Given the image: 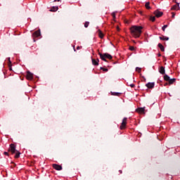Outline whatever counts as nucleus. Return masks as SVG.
<instances>
[{
	"instance_id": "12",
	"label": "nucleus",
	"mask_w": 180,
	"mask_h": 180,
	"mask_svg": "<svg viewBox=\"0 0 180 180\" xmlns=\"http://www.w3.org/2000/svg\"><path fill=\"white\" fill-rule=\"evenodd\" d=\"M91 61H92L93 65H99V60L98 58L96 60L92 58Z\"/></svg>"
},
{
	"instance_id": "21",
	"label": "nucleus",
	"mask_w": 180,
	"mask_h": 180,
	"mask_svg": "<svg viewBox=\"0 0 180 180\" xmlns=\"http://www.w3.org/2000/svg\"><path fill=\"white\" fill-rule=\"evenodd\" d=\"M98 36H99L100 39H103V36H104L103 33L100 30H98Z\"/></svg>"
},
{
	"instance_id": "19",
	"label": "nucleus",
	"mask_w": 180,
	"mask_h": 180,
	"mask_svg": "<svg viewBox=\"0 0 180 180\" xmlns=\"http://www.w3.org/2000/svg\"><path fill=\"white\" fill-rule=\"evenodd\" d=\"M159 39H160V40H167V41L169 40V37H165V36L160 37Z\"/></svg>"
},
{
	"instance_id": "7",
	"label": "nucleus",
	"mask_w": 180,
	"mask_h": 180,
	"mask_svg": "<svg viewBox=\"0 0 180 180\" xmlns=\"http://www.w3.org/2000/svg\"><path fill=\"white\" fill-rule=\"evenodd\" d=\"M52 167L54 168V169H56V171H61V169H63V167H61L60 165L53 164Z\"/></svg>"
},
{
	"instance_id": "20",
	"label": "nucleus",
	"mask_w": 180,
	"mask_h": 180,
	"mask_svg": "<svg viewBox=\"0 0 180 180\" xmlns=\"http://www.w3.org/2000/svg\"><path fill=\"white\" fill-rule=\"evenodd\" d=\"M176 81V79H175V78L170 79L169 80V85H172V84H174V82H175Z\"/></svg>"
},
{
	"instance_id": "38",
	"label": "nucleus",
	"mask_w": 180,
	"mask_h": 180,
	"mask_svg": "<svg viewBox=\"0 0 180 180\" xmlns=\"http://www.w3.org/2000/svg\"><path fill=\"white\" fill-rule=\"evenodd\" d=\"M54 2H60V0H54Z\"/></svg>"
},
{
	"instance_id": "18",
	"label": "nucleus",
	"mask_w": 180,
	"mask_h": 180,
	"mask_svg": "<svg viewBox=\"0 0 180 180\" xmlns=\"http://www.w3.org/2000/svg\"><path fill=\"white\" fill-rule=\"evenodd\" d=\"M122 94L118 93V92H112L111 91V95H112V96H120Z\"/></svg>"
},
{
	"instance_id": "25",
	"label": "nucleus",
	"mask_w": 180,
	"mask_h": 180,
	"mask_svg": "<svg viewBox=\"0 0 180 180\" xmlns=\"http://www.w3.org/2000/svg\"><path fill=\"white\" fill-rule=\"evenodd\" d=\"M100 70H102L103 71H104L105 72H108V68H100Z\"/></svg>"
},
{
	"instance_id": "30",
	"label": "nucleus",
	"mask_w": 180,
	"mask_h": 180,
	"mask_svg": "<svg viewBox=\"0 0 180 180\" xmlns=\"http://www.w3.org/2000/svg\"><path fill=\"white\" fill-rule=\"evenodd\" d=\"M112 16L113 19H116V13H112Z\"/></svg>"
},
{
	"instance_id": "39",
	"label": "nucleus",
	"mask_w": 180,
	"mask_h": 180,
	"mask_svg": "<svg viewBox=\"0 0 180 180\" xmlns=\"http://www.w3.org/2000/svg\"><path fill=\"white\" fill-rule=\"evenodd\" d=\"M158 57H161V53H159L158 54Z\"/></svg>"
},
{
	"instance_id": "8",
	"label": "nucleus",
	"mask_w": 180,
	"mask_h": 180,
	"mask_svg": "<svg viewBox=\"0 0 180 180\" xmlns=\"http://www.w3.org/2000/svg\"><path fill=\"white\" fill-rule=\"evenodd\" d=\"M154 85H155L154 82H148L146 84V86H147V88L149 89H153V88H154Z\"/></svg>"
},
{
	"instance_id": "5",
	"label": "nucleus",
	"mask_w": 180,
	"mask_h": 180,
	"mask_svg": "<svg viewBox=\"0 0 180 180\" xmlns=\"http://www.w3.org/2000/svg\"><path fill=\"white\" fill-rule=\"evenodd\" d=\"M154 15L156 18H161V16H162L164 15V13H162L158 10H156L154 11Z\"/></svg>"
},
{
	"instance_id": "13",
	"label": "nucleus",
	"mask_w": 180,
	"mask_h": 180,
	"mask_svg": "<svg viewBox=\"0 0 180 180\" xmlns=\"http://www.w3.org/2000/svg\"><path fill=\"white\" fill-rule=\"evenodd\" d=\"M144 108H138L136 110V112H137L138 113H141V114H144Z\"/></svg>"
},
{
	"instance_id": "1",
	"label": "nucleus",
	"mask_w": 180,
	"mask_h": 180,
	"mask_svg": "<svg viewBox=\"0 0 180 180\" xmlns=\"http://www.w3.org/2000/svg\"><path fill=\"white\" fill-rule=\"evenodd\" d=\"M143 27L141 26L134 25L130 27L131 34L135 39H138L141 36V33H143Z\"/></svg>"
},
{
	"instance_id": "9",
	"label": "nucleus",
	"mask_w": 180,
	"mask_h": 180,
	"mask_svg": "<svg viewBox=\"0 0 180 180\" xmlns=\"http://www.w3.org/2000/svg\"><path fill=\"white\" fill-rule=\"evenodd\" d=\"M98 51V55L100 56V58L101 59L103 60V61H105V63H108V60H106V58L103 56V54H102V53L99 52Z\"/></svg>"
},
{
	"instance_id": "40",
	"label": "nucleus",
	"mask_w": 180,
	"mask_h": 180,
	"mask_svg": "<svg viewBox=\"0 0 180 180\" xmlns=\"http://www.w3.org/2000/svg\"><path fill=\"white\" fill-rule=\"evenodd\" d=\"M139 13H141V15H143V11H140Z\"/></svg>"
},
{
	"instance_id": "27",
	"label": "nucleus",
	"mask_w": 180,
	"mask_h": 180,
	"mask_svg": "<svg viewBox=\"0 0 180 180\" xmlns=\"http://www.w3.org/2000/svg\"><path fill=\"white\" fill-rule=\"evenodd\" d=\"M136 71H137V72H139L140 74V72H141V68H139V67L136 68Z\"/></svg>"
},
{
	"instance_id": "36",
	"label": "nucleus",
	"mask_w": 180,
	"mask_h": 180,
	"mask_svg": "<svg viewBox=\"0 0 180 180\" xmlns=\"http://www.w3.org/2000/svg\"><path fill=\"white\" fill-rule=\"evenodd\" d=\"M82 46H77V50H79L80 49H82Z\"/></svg>"
},
{
	"instance_id": "41",
	"label": "nucleus",
	"mask_w": 180,
	"mask_h": 180,
	"mask_svg": "<svg viewBox=\"0 0 180 180\" xmlns=\"http://www.w3.org/2000/svg\"><path fill=\"white\" fill-rule=\"evenodd\" d=\"M167 85H168V83L165 84V86H167Z\"/></svg>"
},
{
	"instance_id": "45",
	"label": "nucleus",
	"mask_w": 180,
	"mask_h": 180,
	"mask_svg": "<svg viewBox=\"0 0 180 180\" xmlns=\"http://www.w3.org/2000/svg\"><path fill=\"white\" fill-rule=\"evenodd\" d=\"M74 51H76L75 49L74 48Z\"/></svg>"
},
{
	"instance_id": "23",
	"label": "nucleus",
	"mask_w": 180,
	"mask_h": 180,
	"mask_svg": "<svg viewBox=\"0 0 180 180\" xmlns=\"http://www.w3.org/2000/svg\"><path fill=\"white\" fill-rule=\"evenodd\" d=\"M145 6L146 9H151V7L150 6V2H146Z\"/></svg>"
},
{
	"instance_id": "6",
	"label": "nucleus",
	"mask_w": 180,
	"mask_h": 180,
	"mask_svg": "<svg viewBox=\"0 0 180 180\" xmlns=\"http://www.w3.org/2000/svg\"><path fill=\"white\" fill-rule=\"evenodd\" d=\"M26 78L29 81H32V79H33V74L32 72H30V71H27Z\"/></svg>"
},
{
	"instance_id": "43",
	"label": "nucleus",
	"mask_w": 180,
	"mask_h": 180,
	"mask_svg": "<svg viewBox=\"0 0 180 180\" xmlns=\"http://www.w3.org/2000/svg\"><path fill=\"white\" fill-rule=\"evenodd\" d=\"M117 30H120L119 27H117Z\"/></svg>"
},
{
	"instance_id": "10",
	"label": "nucleus",
	"mask_w": 180,
	"mask_h": 180,
	"mask_svg": "<svg viewBox=\"0 0 180 180\" xmlns=\"http://www.w3.org/2000/svg\"><path fill=\"white\" fill-rule=\"evenodd\" d=\"M159 72L162 74V75H165V68L164 66H162L159 69Z\"/></svg>"
},
{
	"instance_id": "42",
	"label": "nucleus",
	"mask_w": 180,
	"mask_h": 180,
	"mask_svg": "<svg viewBox=\"0 0 180 180\" xmlns=\"http://www.w3.org/2000/svg\"><path fill=\"white\" fill-rule=\"evenodd\" d=\"M120 174H122V170H120Z\"/></svg>"
},
{
	"instance_id": "31",
	"label": "nucleus",
	"mask_w": 180,
	"mask_h": 180,
	"mask_svg": "<svg viewBox=\"0 0 180 180\" xmlns=\"http://www.w3.org/2000/svg\"><path fill=\"white\" fill-rule=\"evenodd\" d=\"M172 18L174 19L175 18V13L172 12Z\"/></svg>"
},
{
	"instance_id": "15",
	"label": "nucleus",
	"mask_w": 180,
	"mask_h": 180,
	"mask_svg": "<svg viewBox=\"0 0 180 180\" xmlns=\"http://www.w3.org/2000/svg\"><path fill=\"white\" fill-rule=\"evenodd\" d=\"M57 11H58V6H53L49 10L50 12H57Z\"/></svg>"
},
{
	"instance_id": "17",
	"label": "nucleus",
	"mask_w": 180,
	"mask_h": 180,
	"mask_svg": "<svg viewBox=\"0 0 180 180\" xmlns=\"http://www.w3.org/2000/svg\"><path fill=\"white\" fill-rule=\"evenodd\" d=\"M158 46L159 47V49H160L161 51H165V49L162 44H158Z\"/></svg>"
},
{
	"instance_id": "37",
	"label": "nucleus",
	"mask_w": 180,
	"mask_h": 180,
	"mask_svg": "<svg viewBox=\"0 0 180 180\" xmlns=\"http://www.w3.org/2000/svg\"><path fill=\"white\" fill-rule=\"evenodd\" d=\"M4 155H9V153H8V152H4Z\"/></svg>"
},
{
	"instance_id": "32",
	"label": "nucleus",
	"mask_w": 180,
	"mask_h": 180,
	"mask_svg": "<svg viewBox=\"0 0 180 180\" xmlns=\"http://www.w3.org/2000/svg\"><path fill=\"white\" fill-rule=\"evenodd\" d=\"M8 60L9 63L8 65H12V62L11 61V58H8Z\"/></svg>"
},
{
	"instance_id": "24",
	"label": "nucleus",
	"mask_w": 180,
	"mask_h": 180,
	"mask_svg": "<svg viewBox=\"0 0 180 180\" xmlns=\"http://www.w3.org/2000/svg\"><path fill=\"white\" fill-rule=\"evenodd\" d=\"M150 20H151L152 22H155V17H154V16H150Z\"/></svg>"
},
{
	"instance_id": "33",
	"label": "nucleus",
	"mask_w": 180,
	"mask_h": 180,
	"mask_svg": "<svg viewBox=\"0 0 180 180\" xmlns=\"http://www.w3.org/2000/svg\"><path fill=\"white\" fill-rule=\"evenodd\" d=\"M8 68L10 71H12V65H8Z\"/></svg>"
},
{
	"instance_id": "34",
	"label": "nucleus",
	"mask_w": 180,
	"mask_h": 180,
	"mask_svg": "<svg viewBox=\"0 0 180 180\" xmlns=\"http://www.w3.org/2000/svg\"><path fill=\"white\" fill-rule=\"evenodd\" d=\"M129 86H131V88H134L135 85L131 84H129Z\"/></svg>"
},
{
	"instance_id": "28",
	"label": "nucleus",
	"mask_w": 180,
	"mask_h": 180,
	"mask_svg": "<svg viewBox=\"0 0 180 180\" xmlns=\"http://www.w3.org/2000/svg\"><path fill=\"white\" fill-rule=\"evenodd\" d=\"M89 26V22L86 21L85 23H84V27H88Z\"/></svg>"
},
{
	"instance_id": "35",
	"label": "nucleus",
	"mask_w": 180,
	"mask_h": 180,
	"mask_svg": "<svg viewBox=\"0 0 180 180\" xmlns=\"http://www.w3.org/2000/svg\"><path fill=\"white\" fill-rule=\"evenodd\" d=\"M142 79H143V82H146V77L144 76L142 77Z\"/></svg>"
},
{
	"instance_id": "14",
	"label": "nucleus",
	"mask_w": 180,
	"mask_h": 180,
	"mask_svg": "<svg viewBox=\"0 0 180 180\" xmlns=\"http://www.w3.org/2000/svg\"><path fill=\"white\" fill-rule=\"evenodd\" d=\"M171 9L172 11H176L179 9V4L177 3L176 5L173 6Z\"/></svg>"
},
{
	"instance_id": "22",
	"label": "nucleus",
	"mask_w": 180,
	"mask_h": 180,
	"mask_svg": "<svg viewBox=\"0 0 180 180\" xmlns=\"http://www.w3.org/2000/svg\"><path fill=\"white\" fill-rule=\"evenodd\" d=\"M15 153V158H19V157H20V152H19L18 150H16Z\"/></svg>"
},
{
	"instance_id": "26",
	"label": "nucleus",
	"mask_w": 180,
	"mask_h": 180,
	"mask_svg": "<svg viewBox=\"0 0 180 180\" xmlns=\"http://www.w3.org/2000/svg\"><path fill=\"white\" fill-rule=\"evenodd\" d=\"M168 27V25H165L162 27V30H163L164 32H165V29Z\"/></svg>"
},
{
	"instance_id": "29",
	"label": "nucleus",
	"mask_w": 180,
	"mask_h": 180,
	"mask_svg": "<svg viewBox=\"0 0 180 180\" xmlns=\"http://www.w3.org/2000/svg\"><path fill=\"white\" fill-rule=\"evenodd\" d=\"M129 50L131 51H134V50H136V49H134V46H129Z\"/></svg>"
},
{
	"instance_id": "2",
	"label": "nucleus",
	"mask_w": 180,
	"mask_h": 180,
	"mask_svg": "<svg viewBox=\"0 0 180 180\" xmlns=\"http://www.w3.org/2000/svg\"><path fill=\"white\" fill-rule=\"evenodd\" d=\"M127 124V117H124L122 120V122L120 127V130H124V129H126Z\"/></svg>"
},
{
	"instance_id": "4",
	"label": "nucleus",
	"mask_w": 180,
	"mask_h": 180,
	"mask_svg": "<svg viewBox=\"0 0 180 180\" xmlns=\"http://www.w3.org/2000/svg\"><path fill=\"white\" fill-rule=\"evenodd\" d=\"M8 151H11V154H15L16 153V151H18L16 150V146H15V144H13V143H11L10 145V148L8 149Z\"/></svg>"
},
{
	"instance_id": "3",
	"label": "nucleus",
	"mask_w": 180,
	"mask_h": 180,
	"mask_svg": "<svg viewBox=\"0 0 180 180\" xmlns=\"http://www.w3.org/2000/svg\"><path fill=\"white\" fill-rule=\"evenodd\" d=\"M39 36H41V34L40 32V30L35 31L32 34L33 41H36V37H39Z\"/></svg>"
},
{
	"instance_id": "16",
	"label": "nucleus",
	"mask_w": 180,
	"mask_h": 180,
	"mask_svg": "<svg viewBox=\"0 0 180 180\" xmlns=\"http://www.w3.org/2000/svg\"><path fill=\"white\" fill-rule=\"evenodd\" d=\"M165 81H167V82H169V79H171V78L169 77V76H168V75H165L163 77Z\"/></svg>"
},
{
	"instance_id": "44",
	"label": "nucleus",
	"mask_w": 180,
	"mask_h": 180,
	"mask_svg": "<svg viewBox=\"0 0 180 180\" xmlns=\"http://www.w3.org/2000/svg\"><path fill=\"white\" fill-rule=\"evenodd\" d=\"M14 167H16V164H14Z\"/></svg>"
},
{
	"instance_id": "11",
	"label": "nucleus",
	"mask_w": 180,
	"mask_h": 180,
	"mask_svg": "<svg viewBox=\"0 0 180 180\" xmlns=\"http://www.w3.org/2000/svg\"><path fill=\"white\" fill-rule=\"evenodd\" d=\"M103 56L105 58H108V60H112V58H113V57H112V55L108 53H103Z\"/></svg>"
}]
</instances>
